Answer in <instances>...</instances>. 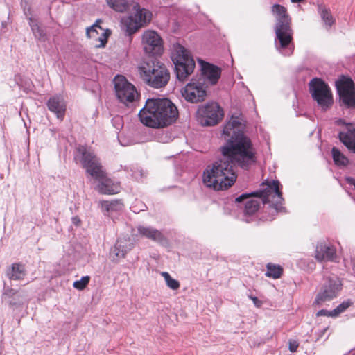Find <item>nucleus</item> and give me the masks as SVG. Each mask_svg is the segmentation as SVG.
<instances>
[{"mask_svg":"<svg viewBox=\"0 0 355 355\" xmlns=\"http://www.w3.org/2000/svg\"><path fill=\"white\" fill-rule=\"evenodd\" d=\"M245 121L241 112H234L223 128L225 144L220 147L223 158L208 166L203 173V183L216 191L231 187L237 175L234 165L248 169L256 162V151L250 138L243 133Z\"/></svg>","mask_w":355,"mask_h":355,"instance_id":"nucleus-1","label":"nucleus"},{"mask_svg":"<svg viewBox=\"0 0 355 355\" xmlns=\"http://www.w3.org/2000/svg\"><path fill=\"white\" fill-rule=\"evenodd\" d=\"M340 141L355 153V124L348 123L346 130L339 133Z\"/></svg>","mask_w":355,"mask_h":355,"instance_id":"nucleus-19","label":"nucleus"},{"mask_svg":"<svg viewBox=\"0 0 355 355\" xmlns=\"http://www.w3.org/2000/svg\"><path fill=\"white\" fill-rule=\"evenodd\" d=\"M267 272L266 276L272 279H279L283 274V268L280 265L268 263L266 265Z\"/></svg>","mask_w":355,"mask_h":355,"instance_id":"nucleus-27","label":"nucleus"},{"mask_svg":"<svg viewBox=\"0 0 355 355\" xmlns=\"http://www.w3.org/2000/svg\"><path fill=\"white\" fill-rule=\"evenodd\" d=\"M316 315L318 317H319V316H327V317L335 318L334 315V313H333V311H327L326 309H322V310L318 311L317 313H316Z\"/></svg>","mask_w":355,"mask_h":355,"instance_id":"nucleus-37","label":"nucleus"},{"mask_svg":"<svg viewBox=\"0 0 355 355\" xmlns=\"http://www.w3.org/2000/svg\"><path fill=\"white\" fill-rule=\"evenodd\" d=\"M31 26L33 33L36 37H42L43 35V32L42 30H40L37 24H31Z\"/></svg>","mask_w":355,"mask_h":355,"instance_id":"nucleus-38","label":"nucleus"},{"mask_svg":"<svg viewBox=\"0 0 355 355\" xmlns=\"http://www.w3.org/2000/svg\"><path fill=\"white\" fill-rule=\"evenodd\" d=\"M345 182L350 186H353L355 189V179L351 177L345 178Z\"/></svg>","mask_w":355,"mask_h":355,"instance_id":"nucleus-40","label":"nucleus"},{"mask_svg":"<svg viewBox=\"0 0 355 355\" xmlns=\"http://www.w3.org/2000/svg\"><path fill=\"white\" fill-rule=\"evenodd\" d=\"M2 26H6V24L2 23Z\"/></svg>","mask_w":355,"mask_h":355,"instance_id":"nucleus-45","label":"nucleus"},{"mask_svg":"<svg viewBox=\"0 0 355 355\" xmlns=\"http://www.w3.org/2000/svg\"><path fill=\"white\" fill-rule=\"evenodd\" d=\"M315 257L318 261H334L336 258V249L333 247L320 245L317 248Z\"/></svg>","mask_w":355,"mask_h":355,"instance_id":"nucleus-22","label":"nucleus"},{"mask_svg":"<svg viewBox=\"0 0 355 355\" xmlns=\"http://www.w3.org/2000/svg\"><path fill=\"white\" fill-rule=\"evenodd\" d=\"M260 202L256 199L248 200L245 205V212L246 214L252 215L256 213L259 208Z\"/></svg>","mask_w":355,"mask_h":355,"instance_id":"nucleus-30","label":"nucleus"},{"mask_svg":"<svg viewBox=\"0 0 355 355\" xmlns=\"http://www.w3.org/2000/svg\"><path fill=\"white\" fill-rule=\"evenodd\" d=\"M9 292L10 293V295H12L17 293V291H14L13 289H10Z\"/></svg>","mask_w":355,"mask_h":355,"instance_id":"nucleus-43","label":"nucleus"},{"mask_svg":"<svg viewBox=\"0 0 355 355\" xmlns=\"http://www.w3.org/2000/svg\"><path fill=\"white\" fill-rule=\"evenodd\" d=\"M101 208L107 213L116 211L123 207V202L121 200H103L100 202Z\"/></svg>","mask_w":355,"mask_h":355,"instance_id":"nucleus-26","label":"nucleus"},{"mask_svg":"<svg viewBox=\"0 0 355 355\" xmlns=\"http://www.w3.org/2000/svg\"><path fill=\"white\" fill-rule=\"evenodd\" d=\"M332 157L336 165L345 166L349 163V159L337 148L331 150Z\"/></svg>","mask_w":355,"mask_h":355,"instance_id":"nucleus-29","label":"nucleus"},{"mask_svg":"<svg viewBox=\"0 0 355 355\" xmlns=\"http://www.w3.org/2000/svg\"><path fill=\"white\" fill-rule=\"evenodd\" d=\"M109 7L116 12H123L132 8V3L135 1H128V0H106Z\"/></svg>","mask_w":355,"mask_h":355,"instance_id":"nucleus-23","label":"nucleus"},{"mask_svg":"<svg viewBox=\"0 0 355 355\" xmlns=\"http://www.w3.org/2000/svg\"><path fill=\"white\" fill-rule=\"evenodd\" d=\"M90 281L89 276H84L80 280L73 282V287L78 290L82 291L86 288Z\"/></svg>","mask_w":355,"mask_h":355,"instance_id":"nucleus-33","label":"nucleus"},{"mask_svg":"<svg viewBox=\"0 0 355 355\" xmlns=\"http://www.w3.org/2000/svg\"><path fill=\"white\" fill-rule=\"evenodd\" d=\"M309 87L313 99L322 109H329L334 103V99L329 85L321 78H314L309 82Z\"/></svg>","mask_w":355,"mask_h":355,"instance_id":"nucleus-9","label":"nucleus"},{"mask_svg":"<svg viewBox=\"0 0 355 355\" xmlns=\"http://www.w3.org/2000/svg\"><path fill=\"white\" fill-rule=\"evenodd\" d=\"M196 120L202 126H213L219 123L224 112H196Z\"/></svg>","mask_w":355,"mask_h":355,"instance_id":"nucleus-18","label":"nucleus"},{"mask_svg":"<svg viewBox=\"0 0 355 355\" xmlns=\"http://www.w3.org/2000/svg\"><path fill=\"white\" fill-rule=\"evenodd\" d=\"M50 111H66L67 106L64 98L60 95L51 97L47 103Z\"/></svg>","mask_w":355,"mask_h":355,"instance_id":"nucleus-24","label":"nucleus"},{"mask_svg":"<svg viewBox=\"0 0 355 355\" xmlns=\"http://www.w3.org/2000/svg\"><path fill=\"white\" fill-rule=\"evenodd\" d=\"M140 76L150 87L159 89L165 87L170 78L166 66L159 61L150 60L139 67Z\"/></svg>","mask_w":355,"mask_h":355,"instance_id":"nucleus-3","label":"nucleus"},{"mask_svg":"<svg viewBox=\"0 0 355 355\" xmlns=\"http://www.w3.org/2000/svg\"><path fill=\"white\" fill-rule=\"evenodd\" d=\"M182 95L187 101L193 103L204 101L207 95L205 83L202 79H192L185 86Z\"/></svg>","mask_w":355,"mask_h":355,"instance_id":"nucleus-14","label":"nucleus"},{"mask_svg":"<svg viewBox=\"0 0 355 355\" xmlns=\"http://www.w3.org/2000/svg\"><path fill=\"white\" fill-rule=\"evenodd\" d=\"M142 45L144 52L151 55H159L164 50L162 39L154 31H146L144 33Z\"/></svg>","mask_w":355,"mask_h":355,"instance_id":"nucleus-13","label":"nucleus"},{"mask_svg":"<svg viewBox=\"0 0 355 355\" xmlns=\"http://www.w3.org/2000/svg\"><path fill=\"white\" fill-rule=\"evenodd\" d=\"M172 58L175 67L177 78L180 80L184 81L189 75L193 73L195 62L188 50L179 44L173 46Z\"/></svg>","mask_w":355,"mask_h":355,"instance_id":"nucleus-6","label":"nucleus"},{"mask_svg":"<svg viewBox=\"0 0 355 355\" xmlns=\"http://www.w3.org/2000/svg\"><path fill=\"white\" fill-rule=\"evenodd\" d=\"M336 86L340 105L347 109H355V86L352 80L342 76L336 82Z\"/></svg>","mask_w":355,"mask_h":355,"instance_id":"nucleus-12","label":"nucleus"},{"mask_svg":"<svg viewBox=\"0 0 355 355\" xmlns=\"http://www.w3.org/2000/svg\"><path fill=\"white\" fill-rule=\"evenodd\" d=\"M139 111H178L175 104L166 98H152L146 100L145 105Z\"/></svg>","mask_w":355,"mask_h":355,"instance_id":"nucleus-16","label":"nucleus"},{"mask_svg":"<svg viewBox=\"0 0 355 355\" xmlns=\"http://www.w3.org/2000/svg\"><path fill=\"white\" fill-rule=\"evenodd\" d=\"M201 66L202 75L204 80L207 81L211 85H216L220 77V69L214 64L208 62L200 61Z\"/></svg>","mask_w":355,"mask_h":355,"instance_id":"nucleus-17","label":"nucleus"},{"mask_svg":"<svg viewBox=\"0 0 355 355\" xmlns=\"http://www.w3.org/2000/svg\"><path fill=\"white\" fill-rule=\"evenodd\" d=\"M128 252V250L125 248V246L122 245L121 241H117L113 249V252L114 253L116 257L124 258Z\"/></svg>","mask_w":355,"mask_h":355,"instance_id":"nucleus-32","label":"nucleus"},{"mask_svg":"<svg viewBox=\"0 0 355 355\" xmlns=\"http://www.w3.org/2000/svg\"><path fill=\"white\" fill-rule=\"evenodd\" d=\"M161 275L164 277L166 284L168 288H170L172 290H178L180 288V282L178 280L172 278L168 272H162L161 273Z\"/></svg>","mask_w":355,"mask_h":355,"instance_id":"nucleus-31","label":"nucleus"},{"mask_svg":"<svg viewBox=\"0 0 355 355\" xmlns=\"http://www.w3.org/2000/svg\"><path fill=\"white\" fill-rule=\"evenodd\" d=\"M115 93L119 101L128 109H136L139 94L136 87L123 76L114 79Z\"/></svg>","mask_w":355,"mask_h":355,"instance_id":"nucleus-7","label":"nucleus"},{"mask_svg":"<svg viewBox=\"0 0 355 355\" xmlns=\"http://www.w3.org/2000/svg\"><path fill=\"white\" fill-rule=\"evenodd\" d=\"M137 230L140 235L155 242L162 243L166 241L163 233L157 229L151 227L139 226Z\"/></svg>","mask_w":355,"mask_h":355,"instance_id":"nucleus-20","label":"nucleus"},{"mask_svg":"<svg viewBox=\"0 0 355 355\" xmlns=\"http://www.w3.org/2000/svg\"><path fill=\"white\" fill-rule=\"evenodd\" d=\"M266 187L260 191L252 192L250 194H242L236 198V202H241L252 196L261 198L263 203H271L269 208L275 213H277L282 209L284 198L280 191V183L278 180L266 181L263 182Z\"/></svg>","mask_w":355,"mask_h":355,"instance_id":"nucleus-4","label":"nucleus"},{"mask_svg":"<svg viewBox=\"0 0 355 355\" xmlns=\"http://www.w3.org/2000/svg\"><path fill=\"white\" fill-rule=\"evenodd\" d=\"M293 3H300L303 1L304 0H291Z\"/></svg>","mask_w":355,"mask_h":355,"instance_id":"nucleus-44","label":"nucleus"},{"mask_svg":"<svg viewBox=\"0 0 355 355\" xmlns=\"http://www.w3.org/2000/svg\"><path fill=\"white\" fill-rule=\"evenodd\" d=\"M132 10L135 11L134 16L124 17L121 20L122 28L129 35L149 23L152 18V13L148 10L141 8L138 3H132Z\"/></svg>","mask_w":355,"mask_h":355,"instance_id":"nucleus-8","label":"nucleus"},{"mask_svg":"<svg viewBox=\"0 0 355 355\" xmlns=\"http://www.w3.org/2000/svg\"><path fill=\"white\" fill-rule=\"evenodd\" d=\"M272 12L277 22L275 26V33L277 41L276 47L284 55H291L293 51V31L290 26L291 19L285 7L279 4H274Z\"/></svg>","mask_w":355,"mask_h":355,"instance_id":"nucleus-2","label":"nucleus"},{"mask_svg":"<svg viewBox=\"0 0 355 355\" xmlns=\"http://www.w3.org/2000/svg\"><path fill=\"white\" fill-rule=\"evenodd\" d=\"M55 113L57 114V117L59 119H62V117L64 116V112H55Z\"/></svg>","mask_w":355,"mask_h":355,"instance_id":"nucleus-42","label":"nucleus"},{"mask_svg":"<svg viewBox=\"0 0 355 355\" xmlns=\"http://www.w3.org/2000/svg\"><path fill=\"white\" fill-rule=\"evenodd\" d=\"M202 111H223L218 103L215 101L207 102L203 106Z\"/></svg>","mask_w":355,"mask_h":355,"instance_id":"nucleus-35","label":"nucleus"},{"mask_svg":"<svg viewBox=\"0 0 355 355\" xmlns=\"http://www.w3.org/2000/svg\"><path fill=\"white\" fill-rule=\"evenodd\" d=\"M249 297H250V299H251L252 300V302L256 307L259 308L262 306L263 302L260 300H259L257 297L250 295Z\"/></svg>","mask_w":355,"mask_h":355,"instance_id":"nucleus-39","label":"nucleus"},{"mask_svg":"<svg viewBox=\"0 0 355 355\" xmlns=\"http://www.w3.org/2000/svg\"><path fill=\"white\" fill-rule=\"evenodd\" d=\"M72 222L76 226H79L81 224V220L78 216L73 217Z\"/></svg>","mask_w":355,"mask_h":355,"instance_id":"nucleus-41","label":"nucleus"},{"mask_svg":"<svg viewBox=\"0 0 355 355\" xmlns=\"http://www.w3.org/2000/svg\"><path fill=\"white\" fill-rule=\"evenodd\" d=\"M299 347V343L297 340H290L288 341V349L291 352H295Z\"/></svg>","mask_w":355,"mask_h":355,"instance_id":"nucleus-36","label":"nucleus"},{"mask_svg":"<svg viewBox=\"0 0 355 355\" xmlns=\"http://www.w3.org/2000/svg\"><path fill=\"white\" fill-rule=\"evenodd\" d=\"M101 22V20L98 19L94 24L86 29L87 37L93 40V44L96 48L105 47L111 34L109 29L103 28L99 25Z\"/></svg>","mask_w":355,"mask_h":355,"instance_id":"nucleus-15","label":"nucleus"},{"mask_svg":"<svg viewBox=\"0 0 355 355\" xmlns=\"http://www.w3.org/2000/svg\"><path fill=\"white\" fill-rule=\"evenodd\" d=\"M342 286L341 281L337 277L326 278L315 297L313 305L320 306L336 298L342 290Z\"/></svg>","mask_w":355,"mask_h":355,"instance_id":"nucleus-11","label":"nucleus"},{"mask_svg":"<svg viewBox=\"0 0 355 355\" xmlns=\"http://www.w3.org/2000/svg\"><path fill=\"white\" fill-rule=\"evenodd\" d=\"M97 180L99 182L97 189L100 193L112 195L119 192V186L117 184L113 183L111 180L107 179L105 173L104 177L101 180Z\"/></svg>","mask_w":355,"mask_h":355,"instance_id":"nucleus-21","label":"nucleus"},{"mask_svg":"<svg viewBox=\"0 0 355 355\" xmlns=\"http://www.w3.org/2000/svg\"><path fill=\"white\" fill-rule=\"evenodd\" d=\"M77 155L75 159H79L83 168L87 173L95 180H101L104 177V171L99 159L95 155L94 150L88 149L87 146H79L76 148Z\"/></svg>","mask_w":355,"mask_h":355,"instance_id":"nucleus-5","label":"nucleus"},{"mask_svg":"<svg viewBox=\"0 0 355 355\" xmlns=\"http://www.w3.org/2000/svg\"><path fill=\"white\" fill-rule=\"evenodd\" d=\"M352 304V303L349 300L343 302V303L339 304L336 309L333 310L334 317L338 316L340 313H342L347 308H349Z\"/></svg>","mask_w":355,"mask_h":355,"instance_id":"nucleus-34","label":"nucleus"},{"mask_svg":"<svg viewBox=\"0 0 355 355\" xmlns=\"http://www.w3.org/2000/svg\"><path fill=\"white\" fill-rule=\"evenodd\" d=\"M179 116V112H138L140 121L152 128H162L171 125Z\"/></svg>","mask_w":355,"mask_h":355,"instance_id":"nucleus-10","label":"nucleus"},{"mask_svg":"<svg viewBox=\"0 0 355 355\" xmlns=\"http://www.w3.org/2000/svg\"><path fill=\"white\" fill-rule=\"evenodd\" d=\"M11 274L10 275V279L20 280L23 279L26 275V270L24 266L21 263H13L11 267Z\"/></svg>","mask_w":355,"mask_h":355,"instance_id":"nucleus-28","label":"nucleus"},{"mask_svg":"<svg viewBox=\"0 0 355 355\" xmlns=\"http://www.w3.org/2000/svg\"><path fill=\"white\" fill-rule=\"evenodd\" d=\"M318 10L323 22L324 23V25L327 28L331 27L335 23V19L333 17L329 8L327 6L322 4L318 5Z\"/></svg>","mask_w":355,"mask_h":355,"instance_id":"nucleus-25","label":"nucleus"}]
</instances>
